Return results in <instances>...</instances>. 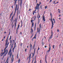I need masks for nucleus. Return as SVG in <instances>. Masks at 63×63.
Returning a JSON list of instances; mask_svg holds the SVG:
<instances>
[{
    "instance_id": "nucleus-1",
    "label": "nucleus",
    "mask_w": 63,
    "mask_h": 63,
    "mask_svg": "<svg viewBox=\"0 0 63 63\" xmlns=\"http://www.w3.org/2000/svg\"><path fill=\"white\" fill-rule=\"evenodd\" d=\"M40 4H38V3L37 4L36 7H35V8L36 9H39V5Z\"/></svg>"
},
{
    "instance_id": "nucleus-2",
    "label": "nucleus",
    "mask_w": 63,
    "mask_h": 63,
    "mask_svg": "<svg viewBox=\"0 0 63 63\" xmlns=\"http://www.w3.org/2000/svg\"><path fill=\"white\" fill-rule=\"evenodd\" d=\"M16 9H15V14H14V15L13 16H12V18L11 22H12V20H13V17H14L15 13H16Z\"/></svg>"
},
{
    "instance_id": "nucleus-3",
    "label": "nucleus",
    "mask_w": 63,
    "mask_h": 63,
    "mask_svg": "<svg viewBox=\"0 0 63 63\" xmlns=\"http://www.w3.org/2000/svg\"><path fill=\"white\" fill-rule=\"evenodd\" d=\"M14 56H13V55H12V57L11 59V61H12V63H12V62H13V61H14V58H13V57H14Z\"/></svg>"
},
{
    "instance_id": "nucleus-4",
    "label": "nucleus",
    "mask_w": 63,
    "mask_h": 63,
    "mask_svg": "<svg viewBox=\"0 0 63 63\" xmlns=\"http://www.w3.org/2000/svg\"><path fill=\"white\" fill-rule=\"evenodd\" d=\"M42 19H43V21H44V22L46 20H45V16H43V17L42 18Z\"/></svg>"
},
{
    "instance_id": "nucleus-5",
    "label": "nucleus",
    "mask_w": 63,
    "mask_h": 63,
    "mask_svg": "<svg viewBox=\"0 0 63 63\" xmlns=\"http://www.w3.org/2000/svg\"><path fill=\"white\" fill-rule=\"evenodd\" d=\"M35 48L34 49V54L32 53V57H33L34 56V54L35 52Z\"/></svg>"
},
{
    "instance_id": "nucleus-6",
    "label": "nucleus",
    "mask_w": 63,
    "mask_h": 63,
    "mask_svg": "<svg viewBox=\"0 0 63 63\" xmlns=\"http://www.w3.org/2000/svg\"><path fill=\"white\" fill-rule=\"evenodd\" d=\"M8 52V49H7L6 50L5 52V53H6V52L5 54V56H6V54H7Z\"/></svg>"
},
{
    "instance_id": "nucleus-7",
    "label": "nucleus",
    "mask_w": 63,
    "mask_h": 63,
    "mask_svg": "<svg viewBox=\"0 0 63 63\" xmlns=\"http://www.w3.org/2000/svg\"><path fill=\"white\" fill-rule=\"evenodd\" d=\"M31 54H32V53H31V54H30L29 55V58H30V60Z\"/></svg>"
},
{
    "instance_id": "nucleus-8",
    "label": "nucleus",
    "mask_w": 63,
    "mask_h": 63,
    "mask_svg": "<svg viewBox=\"0 0 63 63\" xmlns=\"http://www.w3.org/2000/svg\"><path fill=\"white\" fill-rule=\"evenodd\" d=\"M6 49H5L4 50V52L2 54V55H1V56H2L3 55V54H5V50H6Z\"/></svg>"
},
{
    "instance_id": "nucleus-9",
    "label": "nucleus",
    "mask_w": 63,
    "mask_h": 63,
    "mask_svg": "<svg viewBox=\"0 0 63 63\" xmlns=\"http://www.w3.org/2000/svg\"><path fill=\"white\" fill-rule=\"evenodd\" d=\"M52 28H51V29H52V28L53 27V26L54 25V24H53V22H52Z\"/></svg>"
},
{
    "instance_id": "nucleus-10",
    "label": "nucleus",
    "mask_w": 63,
    "mask_h": 63,
    "mask_svg": "<svg viewBox=\"0 0 63 63\" xmlns=\"http://www.w3.org/2000/svg\"><path fill=\"white\" fill-rule=\"evenodd\" d=\"M22 4V1H21V2H20V6H21Z\"/></svg>"
},
{
    "instance_id": "nucleus-11",
    "label": "nucleus",
    "mask_w": 63,
    "mask_h": 63,
    "mask_svg": "<svg viewBox=\"0 0 63 63\" xmlns=\"http://www.w3.org/2000/svg\"><path fill=\"white\" fill-rule=\"evenodd\" d=\"M49 47H49V50L48 51H47V52H49V51H50V44H49Z\"/></svg>"
},
{
    "instance_id": "nucleus-12",
    "label": "nucleus",
    "mask_w": 63,
    "mask_h": 63,
    "mask_svg": "<svg viewBox=\"0 0 63 63\" xmlns=\"http://www.w3.org/2000/svg\"><path fill=\"white\" fill-rule=\"evenodd\" d=\"M12 50H11V49H10L9 53H8V55H9L10 53L11 52Z\"/></svg>"
},
{
    "instance_id": "nucleus-13",
    "label": "nucleus",
    "mask_w": 63,
    "mask_h": 63,
    "mask_svg": "<svg viewBox=\"0 0 63 63\" xmlns=\"http://www.w3.org/2000/svg\"><path fill=\"white\" fill-rule=\"evenodd\" d=\"M17 20V19H16V23L15 24V28H16V25Z\"/></svg>"
},
{
    "instance_id": "nucleus-14",
    "label": "nucleus",
    "mask_w": 63,
    "mask_h": 63,
    "mask_svg": "<svg viewBox=\"0 0 63 63\" xmlns=\"http://www.w3.org/2000/svg\"><path fill=\"white\" fill-rule=\"evenodd\" d=\"M36 34L34 36L33 38V39H34V38L35 39L36 38Z\"/></svg>"
},
{
    "instance_id": "nucleus-15",
    "label": "nucleus",
    "mask_w": 63,
    "mask_h": 63,
    "mask_svg": "<svg viewBox=\"0 0 63 63\" xmlns=\"http://www.w3.org/2000/svg\"><path fill=\"white\" fill-rule=\"evenodd\" d=\"M8 40H6V45H7V43H8Z\"/></svg>"
},
{
    "instance_id": "nucleus-16",
    "label": "nucleus",
    "mask_w": 63,
    "mask_h": 63,
    "mask_svg": "<svg viewBox=\"0 0 63 63\" xmlns=\"http://www.w3.org/2000/svg\"><path fill=\"white\" fill-rule=\"evenodd\" d=\"M13 11H12V13H11L10 14V18L11 17V15H12L13 14Z\"/></svg>"
},
{
    "instance_id": "nucleus-17",
    "label": "nucleus",
    "mask_w": 63,
    "mask_h": 63,
    "mask_svg": "<svg viewBox=\"0 0 63 63\" xmlns=\"http://www.w3.org/2000/svg\"><path fill=\"white\" fill-rule=\"evenodd\" d=\"M23 25V22L22 21H21V27H22Z\"/></svg>"
},
{
    "instance_id": "nucleus-18",
    "label": "nucleus",
    "mask_w": 63,
    "mask_h": 63,
    "mask_svg": "<svg viewBox=\"0 0 63 63\" xmlns=\"http://www.w3.org/2000/svg\"><path fill=\"white\" fill-rule=\"evenodd\" d=\"M12 54V53H10V57H9V58H11V56Z\"/></svg>"
},
{
    "instance_id": "nucleus-19",
    "label": "nucleus",
    "mask_w": 63,
    "mask_h": 63,
    "mask_svg": "<svg viewBox=\"0 0 63 63\" xmlns=\"http://www.w3.org/2000/svg\"><path fill=\"white\" fill-rule=\"evenodd\" d=\"M35 43V42H34V46H33V49H34Z\"/></svg>"
},
{
    "instance_id": "nucleus-20",
    "label": "nucleus",
    "mask_w": 63,
    "mask_h": 63,
    "mask_svg": "<svg viewBox=\"0 0 63 63\" xmlns=\"http://www.w3.org/2000/svg\"><path fill=\"white\" fill-rule=\"evenodd\" d=\"M36 26V23H35V27H34V30H35Z\"/></svg>"
},
{
    "instance_id": "nucleus-21",
    "label": "nucleus",
    "mask_w": 63,
    "mask_h": 63,
    "mask_svg": "<svg viewBox=\"0 0 63 63\" xmlns=\"http://www.w3.org/2000/svg\"><path fill=\"white\" fill-rule=\"evenodd\" d=\"M19 26H20V25H18V28H17V30L18 29V28H19Z\"/></svg>"
},
{
    "instance_id": "nucleus-22",
    "label": "nucleus",
    "mask_w": 63,
    "mask_h": 63,
    "mask_svg": "<svg viewBox=\"0 0 63 63\" xmlns=\"http://www.w3.org/2000/svg\"><path fill=\"white\" fill-rule=\"evenodd\" d=\"M5 47H6V48H5V49H6L8 47V45H7L6 44H5Z\"/></svg>"
},
{
    "instance_id": "nucleus-23",
    "label": "nucleus",
    "mask_w": 63,
    "mask_h": 63,
    "mask_svg": "<svg viewBox=\"0 0 63 63\" xmlns=\"http://www.w3.org/2000/svg\"><path fill=\"white\" fill-rule=\"evenodd\" d=\"M20 59H19V60L18 61V63H20Z\"/></svg>"
},
{
    "instance_id": "nucleus-24",
    "label": "nucleus",
    "mask_w": 63,
    "mask_h": 63,
    "mask_svg": "<svg viewBox=\"0 0 63 63\" xmlns=\"http://www.w3.org/2000/svg\"><path fill=\"white\" fill-rule=\"evenodd\" d=\"M41 24H40V28H41Z\"/></svg>"
},
{
    "instance_id": "nucleus-25",
    "label": "nucleus",
    "mask_w": 63,
    "mask_h": 63,
    "mask_svg": "<svg viewBox=\"0 0 63 63\" xmlns=\"http://www.w3.org/2000/svg\"><path fill=\"white\" fill-rule=\"evenodd\" d=\"M49 37V39H48V41H49V39H50H50H51V37Z\"/></svg>"
},
{
    "instance_id": "nucleus-26",
    "label": "nucleus",
    "mask_w": 63,
    "mask_h": 63,
    "mask_svg": "<svg viewBox=\"0 0 63 63\" xmlns=\"http://www.w3.org/2000/svg\"><path fill=\"white\" fill-rule=\"evenodd\" d=\"M47 6H45V9H46L47 8Z\"/></svg>"
},
{
    "instance_id": "nucleus-27",
    "label": "nucleus",
    "mask_w": 63,
    "mask_h": 63,
    "mask_svg": "<svg viewBox=\"0 0 63 63\" xmlns=\"http://www.w3.org/2000/svg\"><path fill=\"white\" fill-rule=\"evenodd\" d=\"M52 36H53V32H52V35H51V37H52Z\"/></svg>"
},
{
    "instance_id": "nucleus-28",
    "label": "nucleus",
    "mask_w": 63,
    "mask_h": 63,
    "mask_svg": "<svg viewBox=\"0 0 63 63\" xmlns=\"http://www.w3.org/2000/svg\"><path fill=\"white\" fill-rule=\"evenodd\" d=\"M17 58L18 59V54H17Z\"/></svg>"
},
{
    "instance_id": "nucleus-29",
    "label": "nucleus",
    "mask_w": 63,
    "mask_h": 63,
    "mask_svg": "<svg viewBox=\"0 0 63 63\" xmlns=\"http://www.w3.org/2000/svg\"><path fill=\"white\" fill-rule=\"evenodd\" d=\"M19 34L21 35H22V32H21L20 33H19Z\"/></svg>"
},
{
    "instance_id": "nucleus-30",
    "label": "nucleus",
    "mask_w": 63,
    "mask_h": 63,
    "mask_svg": "<svg viewBox=\"0 0 63 63\" xmlns=\"http://www.w3.org/2000/svg\"><path fill=\"white\" fill-rule=\"evenodd\" d=\"M32 45L31 44H30V47H31V48H32Z\"/></svg>"
},
{
    "instance_id": "nucleus-31",
    "label": "nucleus",
    "mask_w": 63,
    "mask_h": 63,
    "mask_svg": "<svg viewBox=\"0 0 63 63\" xmlns=\"http://www.w3.org/2000/svg\"><path fill=\"white\" fill-rule=\"evenodd\" d=\"M10 43H12V41L11 40H10Z\"/></svg>"
},
{
    "instance_id": "nucleus-32",
    "label": "nucleus",
    "mask_w": 63,
    "mask_h": 63,
    "mask_svg": "<svg viewBox=\"0 0 63 63\" xmlns=\"http://www.w3.org/2000/svg\"><path fill=\"white\" fill-rule=\"evenodd\" d=\"M33 24H34V23H33L32 24V27H33L34 26Z\"/></svg>"
},
{
    "instance_id": "nucleus-33",
    "label": "nucleus",
    "mask_w": 63,
    "mask_h": 63,
    "mask_svg": "<svg viewBox=\"0 0 63 63\" xmlns=\"http://www.w3.org/2000/svg\"><path fill=\"white\" fill-rule=\"evenodd\" d=\"M33 20H32L31 21V22L32 23V24L33 23Z\"/></svg>"
},
{
    "instance_id": "nucleus-34",
    "label": "nucleus",
    "mask_w": 63,
    "mask_h": 63,
    "mask_svg": "<svg viewBox=\"0 0 63 63\" xmlns=\"http://www.w3.org/2000/svg\"><path fill=\"white\" fill-rule=\"evenodd\" d=\"M9 57H8V58L7 59V61H8V59H9Z\"/></svg>"
},
{
    "instance_id": "nucleus-35",
    "label": "nucleus",
    "mask_w": 63,
    "mask_h": 63,
    "mask_svg": "<svg viewBox=\"0 0 63 63\" xmlns=\"http://www.w3.org/2000/svg\"><path fill=\"white\" fill-rule=\"evenodd\" d=\"M22 43H21V44H20V46H22Z\"/></svg>"
},
{
    "instance_id": "nucleus-36",
    "label": "nucleus",
    "mask_w": 63,
    "mask_h": 63,
    "mask_svg": "<svg viewBox=\"0 0 63 63\" xmlns=\"http://www.w3.org/2000/svg\"><path fill=\"white\" fill-rule=\"evenodd\" d=\"M15 47H16V43H15Z\"/></svg>"
},
{
    "instance_id": "nucleus-37",
    "label": "nucleus",
    "mask_w": 63,
    "mask_h": 63,
    "mask_svg": "<svg viewBox=\"0 0 63 63\" xmlns=\"http://www.w3.org/2000/svg\"><path fill=\"white\" fill-rule=\"evenodd\" d=\"M16 47L14 46V47L13 48V50H14L15 48Z\"/></svg>"
},
{
    "instance_id": "nucleus-38",
    "label": "nucleus",
    "mask_w": 63,
    "mask_h": 63,
    "mask_svg": "<svg viewBox=\"0 0 63 63\" xmlns=\"http://www.w3.org/2000/svg\"><path fill=\"white\" fill-rule=\"evenodd\" d=\"M53 49L54 48V47H55V45H53Z\"/></svg>"
},
{
    "instance_id": "nucleus-39",
    "label": "nucleus",
    "mask_w": 63,
    "mask_h": 63,
    "mask_svg": "<svg viewBox=\"0 0 63 63\" xmlns=\"http://www.w3.org/2000/svg\"><path fill=\"white\" fill-rule=\"evenodd\" d=\"M36 16H34V19H36Z\"/></svg>"
},
{
    "instance_id": "nucleus-40",
    "label": "nucleus",
    "mask_w": 63,
    "mask_h": 63,
    "mask_svg": "<svg viewBox=\"0 0 63 63\" xmlns=\"http://www.w3.org/2000/svg\"><path fill=\"white\" fill-rule=\"evenodd\" d=\"M11 37H12L11 36H10V39H9V40H11Z\"/></svg>"
},
{
    "instance_id": "nucleus-41",
    "label": "nucleus",
    "mask_w": 63,
    "mask_h": 63,
    "mask_svg": "<svg viewBox=\"0 0 63 63\" xmlns=\"http://www.w3.org/2000/svg\"><path fill=\"white\" fill-rule=\"evenodd\" d=\"M38 20H39V21H38V23H39L40 22V19H38Z\"/></svg>"
},
{
    "instance_id": "nucleus-42",
    "label": "nucleus",
    "mask_w": 63,
    "mask_h": 63,
    "mask_svg": "<svg viewBox=\"0 0 63 63\" xmlns=\"http://www.w3.org/2000/svg\"><path fill=\"white\" fill-rule=\"evenodd\" d=\"M42 44L43 45H44V43L43 42H42Z\"/></svg>"
},
{
    "instance_id": "nucleus-43",
    "label": "nucleus",
    "mask_w": 63,
    "mask_h": 63,
    "mask_svg": "<svg viewBox=\"0 0 63 63\" xmlns=\"http://www.w3.org/2000/svg\"><path fill=\"white\" fill-rule=\"evenodd\" d=\"M55 2H56V1H54V4H56V3H55Z\"/></svg>"
},
{
    "instance_id": "nucleus-44",
    "label": "nucleus",
    "mask_w": 63,
    "mask_h": 63,
    "mask_svg": "<svg viewBox=\"0 0 63 63\" xmlns=\"http://www.w3.org/2000/svg\"><path fill=\"white\" fill-rule=\"evenodd\" d=\"M57 31H58V32H59V29H58L57 30Z\"/></svg>"
},
{
    "instance_id": "nucleus-45",
    "label": "nucleus",
    "mask_w": 63,
    "mask_h": 63,
    "mask_svg": "<svg viewBox=\"0 0 63 63\" xmlns=\"http://www.w3.org/2000/svg\"><path fill=\"white\" fill-rule=\"evenodd\" d=\"M9 44V43L8 42V44H7V46H8V45Z\"/></svg>"
},
{
    "instance_id": "nucleus-46",
    "label": "nucleus",
    "mask_w": 63,
    "mask_h": 63,
    "mask_svg": "<svg viewBox=\"0 0 63 63\" xmlns=\"http://www.w3.org/2000/svg\"><path fill=\"white\" fill-rule=\"evenodd\" d=\"M31 32H33V30H31Z\"/></svg>"
},
{
    "instance_id": "nucleus-47",
    "label": "nucleus",
    "mask_w": 63,
    "mask_h": 63,
    "mask_svg": "<svg viewBox=\"0 0 63 63\" xmlns=\"http://www.w3.org/2000/svg\"><path fill=\"white\" fill-rule=\"evenodd\" d=\"M51 21L52 22H53V21H52V18L51 19Z\"/></svg>"
},
{
    "instance_id": "nucleus-48",
    "label": "nucleus",
    "mask_w": 63,
    "mask_h": 63,
    "mask_svg": "<svg viewBox=\"0 0 63 63\" xmlns=\"http://www.w3.org/2000/svg\"><path fill=\"white\" fill-rule=\"evenodd\" d=\"M27 50V49H26L25 50V52H26V50Z\"/></svg>"
},
{
    "instance_id": "nucleus-49",
    "label": "nucleus",
    "mask_w": 63,
    "mask_h": 63,
    "mask_svg": "<svg viewBox=\"0 0 63 63\" xmlns=\"http://www.w3.org/2000/svg\"><path fill=\"white\" fill-rule=\"evenodd\" d=\"M39 49H40V48H39V47H38V49L37 50H39Z\"/></svg>"
},
{
    "instance_id": "nucleus-50",
    "label": "nucleus",
    "mask_w": 63,
    "mask_h": 63,
    "mask_svg": "<svg viewBox=\"0 0 63 63\" xmlns=\"http://www.w3.org/2000/svg\"><path fill=\"white\" fill-rule=\"evenodd\" d=\"M53 20L54 21H55V20L54 18L53 19Z\"/></svg>"
},
{
    "instance_id": "nucleus-51",
    "label": "nucleus",
    "mask_w": 63,
    "mask_h": 63,
    "mask_svg": "<svg viewBox=\"0 0 63 63\" xmlns=\"http://www.w3.org/2000/svg\"><path fill=\"white\" fill-rule=\"evenodd\" d=\"M34 63H36V60H35V62H34Z\"/></svg>"
},
{
    "instance_id": "nucleus-52",
    "label": "nucleus",
    "mask_w": 63,
    "mask_h": 63,
    "mask_svg": "<svg viewBox=\"0 0 63 63\" xmlns=\"http://www.w3.org/2000/svg\"><path fill=\"white\" fill-rule=\"evenodd\" d=\"M40 17V15H39V18H38V19H39V18Z\"/></svg>"
},
{
    "instance_id": "nucleus-53",
    "label": "nucleus",
    "mask_w": 63,
    "mask_h": 63,
    "mask_svg": "<svg viewBox=\"0 0 63 63\" xmlns=\"http://www.w3.org/2000/svg\"><path fill=\"white\" fill-rule=\"evenodd\" d=\"M45 62H46V63H47V62L46 61V60H45Z\"/></svg>"
},
{
    "instance_id": "nucleus-54",
    "label": "nucleus",
    "mask_w": 63,
    "mask_h": 63,
    "mask_svg": "<svg viewBox=\"0 0 63 63\" xmlns=\"http://www.w3.org/2000/svg\"><path fill=\"white\" fill-rule=\"evenodd\" d=\"M33 61H34V58L33 59V60H32V63H33Z\"/></svg>"
},
{
    "instance_id": "nucleus-55",
    "label": "nucleus",
    "mask_w": 63,
    "mask_h": 63,
    "mask_svg": "<svg viewBox=\"0 0 63 63\" xmlns=\"http://www.w3.org/2000/svg\"><path fill=\"white\" fill-rule=\"evenodd\" d=\"M52 0H50V1L49 2H51V1H52Z\"/></svg>"
},
{
    "instance_id": "nucleus-56",
    "label": "nucleus",
    "mask_w": 63,
    "mask_h": 63,
    "mask_svg": "<svg viewBox=\"0 0 63 63\" xmlns=\"http://www.w3.org/2000/svg\"><path fill=\"white\" fill-rule=\"evenodd\" d=\"M10 32H11L10 31V32H9V35H10Z\"/></svg>"
},
{
    "instance_id": "nucleus-57",
    "label": "nucleus",
    "mask_w": 63,
    "mask_h": 63,
    "mask_svg": "<svg viewBox=\"0 0 63 63\" xmlns=\"http://www.w3.org/2000/svg\"><path fill=\"white\" fill-rule=\"evenodd\" d=\"M3 40H4V39H3L2 40V41H3Z\"/></svg>"
},
{
    "instance_id": "nucleus-58",
    "label": "nucleus",
    "mask_w": 63,
    "mask_h": 63,
    "mask_svg": "<svg viewBox=\"0 0 63 63\" xmlns=\"http://www.w3.org/2000/svg\"><path fill=\"white\" fill-rule=\"evenodd\" d=\"M34 13H35V12H34V13H33V15H34Z\"/></svg>"
},
{
    "instance_id": "nucleus-59",
    "label": "nucleus",
    "mask_w": 63,
    "mask_h": 63,
    "mask_svg": "<svg viewBox=\"0 0 63 63\" xmlns=\"http://www.w3.org/2000/svg\"><path fill=\"white\" fill-rule=\"evenodd\" d=\"M12 8L13 9V6H12Z\"/></svg>"
},
{
    "instance_id": "nucleus-60",
    "label": "nucleus",
    "mask_w": 63,
    "mask_h": 63,
    "mask_svg": "<svg viewBox=\"0 0 63 63\" xmlns=\"http://www.w3.org/2000/svg\"><path fill=\"white\" fill-rule=\"evenodd\" d=\"M60 10L59 11V13H60Z\"/></svg>"
},
{
    "instance_id": "nucleus-61",
    "label": "nucleus",
    "mask_w": 63,
    "mask_h": 63,
    "mask_svg": "<svg viewBox=\"0 0 63 63\" xmlns=\"http://www.w3.org/2000/svg\"><path fill=\"white\" fill-rule=\"evenodd\" d=\"M5 36L4 37V39H5Z\"/></svg>"
},
{
    "instance_id": "nucleus-62",
    "label": "nucleus",
    "mask_w": 63,
    "mask_h": 63,
    "mask_svg": "<svg viewBox=\"0 0 63 63\" xmlns=\"http://www.w3.org/2000/svg\"><path fill=\"white\" fill-rule=\"evenodd\" d=\"M38 32H39V31H38V30L37 33H38Z\"/></svg>"
},
{
    "instance_id": "nucleus-63",
    "label": "nucleus",
    "mask_w": 63,
    "mask_h": 63,
    "mask_svg": "<svg viewBox=\"0 0 63 63\" xmlns=\"http://www.w3.org/2000/svg\"><path fill=\"white\" fill-rule=\"evenodd\" d=\"M16 3V1H15V3Z\"/></svg>"
},
{
    "instance_id": "nucleus-64",
    "label": "nucleus",
    "mask_w": 63,
    "mask_h": 63,
    "mask_svg": "<svg viewBox=\"0 0 63 63\" xmlns=\"http://www.w3.org/2000/svg\"><path fill=\"white\" fill-rule=\"evenodd\" d=\"M40 4H41V3L40 2Z\"/></svg>"
}]
</instances>
